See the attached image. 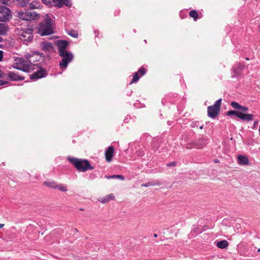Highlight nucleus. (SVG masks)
Returning a JSON list of instances; mask_svg holds the SVG:
<instances>
[{
  "label": "nucleus",
  "mask_w": 260,
  "mask_h": 260,
  "mask_svg": "<svg viewBox=\"0 0 260 260\" xmlns=\"http://www.w3.org/2000/svg\"><path fill=\"white\" fill-rule=\"evenodd\" d=\"M36 55H39L40 57H42L43 58V59H46L47 57H49V56L47 55V56L44 55L43 53H40L39 52V54H36Z\"/></svg>",
  "instance_id": "a19ab883"
},
{
  "label": "nucleus",
  "mask_w": 260,
  "mask_h": 260,
  "mask_svg": "<svg viewBox=\"0 0 260 260\" xmlns=\"http://www.w3.org/2000/svg\"><path fill=\"white\" fill-rule=\"evenodd\" d=\"M99 34H100V33H99V32H98V34L95 35V37H98V36H99Z\"/></svg>",
  "instance_id": "13d9d810"
},
{
  "label": "nucleus",
  "mask_w": 260,
  "mask_h": 260,
  "mask_svg": "<svg viewBox=\"0 0 260 260\" xmlns=\"http://www.w3.org/2000/svg\"><path fill=\"white\" fill-rule=\"evenodd\" d=\"M42 2L44 4L48 6H52V3H53V0H42Z\"/></svg>",
  "instance_id": "473e14b6"
},
{
  "label": "nucleus",
  "mask_w": 260,
  "mask_h": 260,
  "mask_svg": "<svg viewBox=\"0 0 260 260\" xmlns=\"http://www.w3.org/2000/svg\"><path fill=\"white\" fill-rule=\"evenodd\" d=\"M16 68H21L20 67H19L18 66H16L14 67V68L16 69Z\"/></svg>",
  "instance_id": "6e6d98bb"
},
{
  "label": "nucleus",
  "mask_w": 260,
  "mask_h": 260,
  "mask_svg": "<svg viewBox=\"0 0 260 260\" xmlns=\"http://www.w3.org/2000/svg\"><path fill=\"white\" fill-rule=\"evenodd\" d=\"M99 201L102 203H106L109 202V199L106 196L103 198H101Z\"/></svg>",
  "instance_id": "e433bc0d"
},
{
  "label": "nucleus",
  "mask_w": 260,
  "mask_h": 260,
  "mask_svg": "<svg viewBox=\"0 0 260 260\" xmlns=\"http://www.w3.org/2000/svg\"><path fill=\"white\" fill-rule=\"evenodd\" d=\"M67 160L80 172H85L88 170H93L94 167L91 166L89 161L85 159H80L69 156Z\"/></svg>",
  "instance_id": "f257e3e1"
},
{
  "label": "nucleus",
  "mask_w": 260,
  "mask_h": 260,
  "mask_svg": "<svg viewBox=\"0 0 260 260\" xmlns=\"http://www.w3.org/2000/svg\"><path fill=\"white\" fill-rule=\"evenodd\" d=\"M161 184L162 183L158 180H152L146 183L141 184V186L147 187L150 186H160Z\"/></svg>",
  "instance_id": "412c9836"
},
{
  "label": "nucleus",
  "mask_w": 260,
  "mask_h": 260,
  "mask_svg": "<svg viewBox=\"0 0 260 260\" xmlns=\"http://www.w3.org/2000/svg\"><path fill=\"white\" fill-rule=\"evenodd\" d=\"M9 83V82L8 81L0 80V86L8 84Z\"/></svg>",
  "instance_id": "79ce46f5"
},
{
  "label": "nucleus",
  "mask_w": 260,
  "mask_h": 260,
  "mask_svg": "<svg viewBox=\"0 0 260 260\" xmlns=\"http://www.w3.org/2000/svg\"><path fill=\"white\" fill-rule=\"evenodd\" d=\"M21 31L20 36L24 39V42L26 43L30 42L33 38V29L31 28H23L22 29Z\"/></svg>",
  "instance_id": "6e6552de"
},
{
  "label": "nucleus",
  "mask_w": 260,
  "mask_h": 260,
  "mask_svg": "<svg viewBox=\"0 0 260 260\" xmlns=\"http://www.w3.org/2000/svg\"><path fill=\"white\" fill-rule=\"evenodd\" d=\"M213 161L215 163H218L219 162V160L218 159H214Z\"/></svg>",
  "instance_id": "8fccbe9b"
},
{
  "label": "nucleus",
  "mask_w": 260,
  "mask_h": 260,
  "mask_svg": "<svg viewBox=\"0 0 260 260\" xmlns=\"http://www.w3.org/2000/svg\"><path fill=\"white\" fill-rule=\"evenodd\" d=\"M0 21L6 22L12 18L11 11L8 7L2 6L0 8Z\"/></svg>",
  "instance_id": "0eeeda50"
},
{
  "label": "nucleus",
  "mask_w": 260,
  "mask_h": 260,
  "mask_svg": "<svg viewBox=\"0 0 260 260\" xmlns=\"http://www.w3.org/2000/svg\"><path fill=\"white\" fill-rule=\"evenodd\" d=\"M17 3L19 7H25L29 2V0H17Z\"/></svg>",
  "instance_id": "bb28decb"
},
{
  "label": "nucleus",
  "mask_w": 260,
  "mask_h": 260,
  "mask_svg": "<svg viewBox=\"0 0 260 260\" xmlns=\"http://www.w3.org/2000/svg\"><path fill=\"white\" fill-rule=\"evenodd\" d=\"M198 229H199L198 228H194L193 231H194V232H195V233H199V231H198Z\"/></svg>",
  "instance_id": "09e8293b"
},
{
  "label": "nucleus",
  "mask_w": 260,
  "mask_h": 260,
  "mask_svg": "<svg viewBox=\"0 0 260 260\" xmlns=\"http://www.w3.org/2000/svg\"><path fill=\"white\" fill-rule=\"evenodd\" d=\"M222 99L217 100L213 105L207 108L208 116L213 119L215 118L219 114Z\"/></svg>",
  "instance_id": "7ed1b4c3"
},
{
  "label": "nucleus",
  "mask_w": 260,
  "mask_h": 260,
  "mask_svg": "<svg viewBox=\"0 0 260 260\" xmlns=\"http://www.w3.org/2000/svg\"><path fill=\"white\" fill-rule=\"evenodd\" d=\"M8 26L4 23H0V35H5L7 34Z\"/></svg>",
  "instance_id": "393cba45"
},
{
  "label": "nucleus",
  "mask_w": 260,
  "mask_h": 260,
  "mask_svg": "<svg viewBox=\"0 0 260 260\" xmlns=\"http://www.w3.org/2000/svg\"><path fill=\"white\" fill-rule=\"evenodd\" d=\"M245 66L243 64L238 63L233 68V72L236 76H239L241 74Z\"/></svg>",
  "instance_id": "dca6fc26"
},
{
  "label": "nucleus",
  "mask_w": 260,
  "mask_h": 260,
  "mask_svg": "<svg viewBox=\"0 0 260 260\" xmlns=\"http://www.w3.org/2000/svg\"><path fill=\"white\" fill-rule=\"evenodd\" d=\"M208 138L207 137H202L199 138L191 144H188L187 148H191L194 147L198 149H201L205 147L208 143Z\"/></svg>",
  "instance_id": "423d86ee"
},
{
  "label": "nucleus",
  "mask_w": 260,
  "mask_h": 260,
  "mask_svg": "<svg viewBox=\"0 0 260 260\" xmlns=\"http://www.w3.org/2000/svg\"><path fill=\"white\" fill-rule=\"evenodd\" d=\"M120 10H119V9L116 10L114 12V15H115V16H117L120 14Z\"/></svg>",
  "instance_id": "a18cd8bd"
},
{
  "label": "nucleus",
  "mask_w": 260,
  "mask_h": 260,
  "mask_svg": "<svg viewBox=\"0 0 260 260\" xmlns=\"http://www.w3.org/2000/svg\"><path fill=\"white\" fill-rule=\"evenodd\" d=\"M216 246L219 248L224 249L229 246V243L226 240H223L218 242L216 244Z\"/></svg>",
  "instance_id": "b1692460"
},
{
  "label": "nucleus",
  "mask_w": 260,
  "mask_h": 260,
  "mask_svg": "<svg viewBox=\"0 0 260 260\" xmlns=\"http://www.w3.org/2000/svg\"><path fill=\"white\" fill-rule=\"evenodd\" d=\"M69 63L70 62L62 58L61 61L59 62V66L61 68L66 69Z\"/></svg>",
  "instance_id": "7c9ffc66"
},
{
  "label": "nucleus",
  "mask_w": 260,
  "mask_h": 260,
  "mask_svg": "<svg viewBox=\"0 0 260 260\" xmlns=\"http://www.w3.org/2000/svg\"><path fill=\"white\" fill-rule=\"evenodd\" d=\"M4 226V224L0 223V229L2 228Z\"/></svg>",
  "instance_id": "603ef678"
},
{
  "label": "nucleus",
  "mask_w": 260,
  "mask_h": 260,
  "mask_svg": "<svg viewBox=\"0 0 260 260\" xmlns=\"http://www.w3.org/2000/svg\"><path fill=\"white\" fill-rule=\"evenodd\" d=\"M203 127H204V125H203V124H202V125H201V126H200V128L201 129H202L203 128Z\"/></svg>",
  "instance_id": "864d4df0"
},
{
  "label": "nucleus",
  "mask_w": 260,
  "mask_h": 260,
  "mask_svg": "<svg viewBox=\"0 0 260 260\" xmlns=\"http://www.w3.org/2000/svg\"><path fill=\"white\" fill-rule=\"evenodd\" d=\"M106 177L108 179H111V178H113V179H115V178H118V179H120L122 180H124V177L123 175H112V176H106Z\"/></svg>",
  "instance_id": "2f4dec72"
},
{
  "label": "nucleus",
  "mask_w": 260,
  "mask_h": 260,
  "mask_svg": "<svg viewBox=\"0 0 260 260\" xmlns=\"http://www.w3.org/2000/svg\"><path fill=\"white\" fill-rule=\"evenodd\" d=\"M107 198H108L109 201L110 200H113L114 199V196L113 194L111 193L109 195L106 196Z\"/></svg>",
  "instance_id": "ea45409f"
},
{
  "label": "nucleus",
  "mask_w": 260,
  "mask_h": 260,
  "mask_svg": "<svg viewBox=\"0 0 260 260\" xmlns=\"http://www.w3.org/2000/svg\"><path fill=\"white\" fill-rule=\"evenodd\" d=\"M18 61L19 63L23 66H32L27 60L22 57L19 58Z\"/></svg>",
  "instance_id": "cd10ccee"
},
{
  "label": "nucleus",
  "mask_w": 260,
  "mask_h": 260,
  "mask_svg": "<svg viewBox=\"0 0 260 260\" xmlns=\"http://www.w3.org/2000/svg\"><path fill=\"white\" fill-rule=\"evenodd\" d=\"M12 0H0L1 3L5 5H9V3H11Z\"/></svg>",
  "instance_id": "4c0bfd02"
},
{
  "label": "nucleus",
  "mask_w": 260,
  "mask_h": 260,
  "mask_svg": "<svg viewBox=\"0 0 260 260\" xmlns=\"http://www.w3.org/2000/svg\"><path fill=\"white\" fill-rule=\"evenodd\" d=\"M246 112L239 111L238 118L242 120L249 121L253 120V115L251 114L246 113Z\"/></svg>",
  "instance_id": "4468645a"
},
{
  "label": "nucleus",
  "mask_w": 260,
  "mask_h": 260,
  "mask_svg": "<svg viewBox=\"0 0 260 260\" xmlns=\"http://www.w3.org/2000/svg\"><path fill=\"white\" fill-rule=\"evenodd\" d=\"M258 123V121H255L254 123H253V125L254 126H256Z\"/></svg>",
  "instance_id": "3c124183"
},
{
  "label": "nucleus",
  "mask_w": 260,
  "mask_h": 260,
  "mask_svg": "<svg viewBox=\"0 0 260 260\" xmlns=\"http://www.w3.org/2000/svg\"><path fill=\"white\" fill-rule=\"evenodd\" d=\"M153 236H154V237H155V238H157V236H158V235H157V234H154Z\"/></svg>",
  "instance_id": "5fc2aeb1"
},
{
  "label": "nucleus",
  "mask_w": 260,
  "mask_h": 260,
  "mask_svg": "<svg viewBox=\"0 0 260 260\" xmlns=\"http://www.w3.org/2000/svg\"><path fill=\"white\" fill-rule=\"evenodd\" d=\"M239 111L235 110H230L226 112V114L228 116H235L238 118Z\"/></svg>",
  "instance_id": "c756f323"
},
{
  "label": "nucleus",
  "mask_w": 260,
  "mask_h": 260,
  "mask_svg": "<svg viewBox=\"0 0 260 260\" xmlns=\"http://www.w3.org/2000/svg\"><path fill=\"white\" fill-rule=\"evenodd\" d=\"M42 49L45 51H52L53 49V46L51 43L44 42L41 45Z\"/></svg>",
  "instance_id": "a211bd4d"
},
{
  "label": "nucleus",
  "mask_w": 260,
  "mask_h": 260,
  "mask_svg": "<svg viewBox=\"0 0 260 260\" xmlns=\"http://www.w3.org/2000/svg\"><path fill=\"white\" fill-rule=\"evenodd\" d=\"M3 51L2 50H0V61L2 60L3 58Z\"/></svg>",
  "instance_id": "49530a36"
},
{
  "label": "nucleus",
  "mask_w": 260,
  "mask_h": 260,
  "mask_svg": "<svg viewBox=\"0 0 260 260\" xmlns=\"http://www.w3.org/2000/svg\"><path fill=\"white\" fill-rule=\"evenodd\" d=\"M37 67V71L30 75V79L31 80H38L42 78L46 77L48 75V73L46 69L41 67L40 63L34 64L32 66L35 68Z\"/></svg>",
  "instance_id": "20e7f679"
},
{
  "label": "nucleus",
  "mask_w": 260,
  "mask_h": 260,
  "mask_svg": "<svg viewBox=\"0 0 260 260\" xmlns=\"http://www.w3.org/2000/svg\"><path fill=\"white\" fill-rule=\"evenodd\" d=\"M36 54H39V52L38 51H32L30 53H27L25 55V58L26 59V60L32 66L34 64L32 63V62H35V59H32V57L36 55Z\"/></svg>",
  "instance_id": "f3484780"
},
{
  "label": "nucleus",
  "mask_w": 260,
  "mask_h": 260,
  "mask_svg": "<svg viewBox=\"0 0 260 260\" xmlns=\"http://www.w3.org/2000/svg\"><path fill=\"white\" fill-rule=\"evenodd\" d=\"M8 77L11 81H22L25 78L13 72H9Z\"/></svg>",
  "instance_id": "2eb2a0df"
},
{
  "label": "nucleus",
  "mask_w": 260,
  "mask_h": 260,
  "mask_svg": "<svg viewBox=\"0 0 260 260\" xmlns=\"http://www.w3.org/2000/svg\"><path fill=\"white\" fill-rule=\"evenodd\" d=\"M53 4L57 8H61L64 5L70 8L72 5L71 0H53Z\"/></svg>",
  "instance_id": "9b49d317"
},
{
  "label": "nucleus",
  "mask_w": 260,
  "mask_h": 260,
  "mask_svg": "<svg viewBox=\"0 0 260 260\" xmlns=\"http://www.w3.org/2000/svg\"><path fill=\"white\" fill-rule=\"evenodd\" d=\"M177 166L176 161H173L170 163L166 164V166L168 167H174Z\"/></svg>",
  "instance_id": "f704fd0d"
},
{
  "label": "nucleus",
  "mask_w": 260,
  "mask_h": 260,
  "mask_svg": "<svg viewBox=\"0 0 260 260\" xmlns=\"http://www.w3.org/2000/svg\"><path fill=\"white\" fill-rule=\"evenodd\" d=\"M43 185L51 188L56 189L57 188L56 183L53 181H47L43 183Z\"/></svg>",
  "instance_id": "4be33fe9"
},
{
  "label": "nucleus",
  "mask_w": 260,
  "mask_h": 260,
  "mask_svg": "<svg viewBox=\"0 0 260 260\" xmlns=\"http://www.w3.org/2000/svg\"><path fill=\"white\" fill-rule=\"evenodd\" d=\"M114 154V148L113 146H110L105 150V158L108 162H111Z\"/></svg>",
  "instance_id": "f8f14e48"
},
{
  "label": "nucleus",
  "mask_w": 260,
  "mask_h": 260,
  "mask_svg": "<svg viewBox=\"0 0 260 260\" xmlns=\"http://www.w3.org/2000/svg\"><path fill=\"white\" fill-rule=\"evenodd\" d=\"M231 106L235 110H237V111H242V112H247L248 111V108L247 107L242 106L239 104L238 103L235 101H233L231 103Z\"/></svg>",
  "instance_id": "ddd939ff"
},
{
  "label": "nucleus",
  "mask_w": 260,
  "mask_h": 260,
  "mask_svg": "<svg viewBox=\"0 0 260 260\" xmlns=\"http://www.w3.org/2000/svg\"><path fill=\"white\" fill-rule=\"evenodd\" d=\"M207 229V226L205 225L203 227V229L202 230L199 231V233H200L202 232L203 231H205Z\"/></svg>",
  "instance_id": "de8ad7c7"
},
{
  "label": "nucleus",
  "mask_w": 260,
  "mask_h": 260,
  "mask_svg": "<svg viewBox=\"0 0 260 260\" xmlns=\"http://www.w3.org/2000/svg\"><path fill=\"white\" fill-rule=\"evenodd\" d=\"M247 60H248L249 59L248 57H246L245 58Z\"/></svg>",
  "instance_id": "bf43d9fd"
},
{
  "label": "nucleus",
  "mask_w": 260,
  "mask_h": 260,
  "mask_svg": "<svg viewBox=\"0 0 260 260\" xmlns=\"http://www.w3.org/2000/svg\"><path fill=\"white\" fill-rule=\"evenodd\" d=\"M2 47V45L0 44V48Z\"/></svg>",
  "instance_id": "680f3d73"
},
{
  "label": "nucleus",
  "mask_w": 260,
  "mask_h": 260,
  "mask_svg": "<svg viewBox=\"0 0 260 260\" xmlns=\"http://www.w3.org/2000/svg\"><path fill=\"white\" fill-rule=\"evenodd\" d=\"M75 231L78 232V230L77 229H75Z\"/></svg>",
  "instance_id": "052dcab7"
},
{
  "label": "nucleus",
  "mask_w": 260,
  "mask_h": 260,
  "mask_svg": "<svg viewBox=\"0 0 260 260\" xmlns=\"http://www.w3.org/2000/svg\"><path fill=\"white\" fill-rule=\"evenodd\" d=\"M55 44L58 48L59 55H63L64 51H68L66 50L67 46L69 44V42L66 40H58L56 41Z\"/></svg>",
  "instance_id": "1a4fd4ad"
},
{
  "label": "nucleus",
  "mask_w": 260,
  "mask_h": 260,
  "mask_svg": "<svg viewBox=\"0 0 260 260\" xmlns=\"http://www.w3.org/2000/svg\"><path fill=\"white\" fill-rule=\"evenodd\" d=\"M238 163L240 165H246L249 163V160L247 156L239 155L237 157Z\"/></svg>",
  "instance_id": "6ab92c4d"
},
{
  "label": "nucleus",
  "mask_w": 260,
  "mask_h": 260,
  "mask_svg": "<svg viewBox=\"0 0 260 260\" xmlns=\"http://www.w3.org/2000/svg\"><path fill=\"white\" fill-rule=\"evenodd\" d=\"M6 76V74L3 73L2 71L1 70H0V78H5Z\"/></svg>",
  "instance_id": "37998d69"
},
{
  "label": "nucleus",
  "mask_w": 260,
  "mask_h": 260,
  "mask_svg": "<svg viewBox=\"0 0 260 260\" xmlns=\"http://www.w3.org/2000/svg\"><path fill=\"white\" fill-rule=\"evenodd\" d=\"M80 210H83V209H80Z\"/></svg>",
  "instance_id": "e2e57ef3"
},
{
  "label": "nucleus",
  "mask_w": 260,
  "mask_h": 260,
  "mask_svg": "<svg viewBox=\"0 0 260 260\" xmlns=\"http://www.w3.org/2000/svg\"><path fill=\"white\" fill-rule=\"evenodd\" d=\"M2 5H0V8L2 7Z\"/></svg>",
  "instance_id": "0e129e2a"
},
{
  "label": "nucleus",
  "mask_w": 260,
  "mask_h": 260,
  "mask_svg": "<svg viewBox=\"0 0 260 260\" xmlns=\"http://www.w3.org/2000/svg\"><path fill=\"white\" fill-rule=\"evenodd\" d=\"M16 69L24 72L28 73L35 70L36 68H33L32 66H23L21 68H16Z\"/></svg>",
  "instance_id": "5701e85b"
},
{
  "label": "nucleus",
  "mask_w": 260,
  "mask_h": 260,
  "mask_svg": "<svg viewBox=\"0 0 260 260\" xmlns=\"http://www.w3.org/2000/svg\"><path fill=\"white\" fill-rule=\"evenodd\" d=\"M189 15L190 17H192L195 21H196L199 18V14L197 11L195 10H191L189 13Z\"/></svg>",
  "instance_id": "a878e982"
},
{
  "label": "nucleus",
  "mask_w": 260,
  "mask_h": 260,
  "mask_svg": "<svg viewBox=\"0 0 260 260\" xmlns=\"http://www.w3.org/2000/svg\"><path fill=\"white\" fill-rule=\"evenodd\" d=\"M137 154L139 156H142L144 155V152L142 150H139L137 151Z\"/></svg>",
  "instance_id": "c03bdc74"
},
{
  "label": "nucleus",
  "mask_w": 260,
  "mask_h": 260,
  "mask_svg": "<svg viewBox=\"0 0 260 260\" xmlns=\"http://www.w3.org/2000/svg\"><path fill=\"white\" fill-rule=\"evenodd\" d=\"M59 190L61 191H67V187H65V186H63V185H57V188Z\"/></svg>",
  "instance_id": "c9c22d12"
},
{
  "label": "nucleus",
  "mask_w": 260,
  "mask_h": 260,
  "mask_svg": "<svg viewBox=\"0 0 260 260\" xmlns=\"http://www.w3.org/2000/svg\"><path fill=\"white\" fill-rule=\"evenodd\" d=\"M3 40V38L1 37H0V42H2Z\"/></svg>",
  "instance_id": "4d7b16f0"
},
{
  "label": "nucleus",
  "mask_w": 260,
  "mask_h": 260,
  "mask_svg": "<svg viewBox=\"0 0 260 260\" xmlns=\"http://www.w3.org/2000/svg\"><path fill=\"white\" fill-rule=\"evenodd\" d=\"M36 3L35 2H33L32 3H31L29 5V7L30 8V9H36L38 8L37 6H35L34 5V3Z\"/></svg>",
  "instance_id": "58836bf2"
},
{
  "label": "nucleus",
  "mask_w": 260,
  "mask_h": 260,
  "mask_svg": "<svg viewBox=\"0 0 260 260\" xmlns=\"http://www.w3.org/2000/svg\"><path fill=\"white\" fill-rule=\"evenodd\" d=\"M146 72H147V70L145 68H144L143 67H141L139 69L138 72H135L133 76V79L131 81L129 84H132L134 83L137 82L141 76H143L146 74Z\"/></svg>",
  "instance_id": "9d476101"
},
{
  "label": "nucleus",
  "mask_w": 260,
  "mask_h": 260,
  "mask_svg": "<svg viewBox=\"0 0 260 260\" xmlns=\"http://www.w3.org/2000/svg\"><path fill=\"white\" fill-rule=\"evenodd\" d=\"M16 16L22 20L31 21L37 20L39 18V15L36 12H24L22 11L16 12Z\"/></svg>",
  "instance_id": "39448f33"
},
{
  "label": "nucleus",
  "mask_w": 260,
  "mask_h": 260,
  "mask_svg": "<svg viewBox=\"0 0 260 260\" xmlns=\"http://www.w3.org/2000/svg\"><path fill=\"white\" fill-rule=\"evenodd\" d=\"M52 22V19L47 16L43 22L39 23L38 32L41 36H45L53 34Z\"/></svg>",
  "instance_id": "f03ea898"
},
{
  "label": "nucleus",
  "mask_w": 260,
  "mask_h": 260,
  "mask_svg": "<svg viewBox=\"0 0 260 260\" xmlns=\"http://www.w3.org/2000/svg\"><path fill=\"white\" fill-rule=\"evenodd\" d=\"M60 56H61L63 59L69 62H71L74 58L73 54L69 51H64V52H63V55Z\"/></svg>",
  "instance_id": "aec40b11"
},
{
  "label": "nucleus",
  "mask_w": 260,
  "mask_h": 260,
  "mask_svg": "<svg viewBox=\"0 0 260 260\" xmlns=\"http://www.w3.org/2000/svg\"><path fill=\"white\" fill-rule=\"evenodd\" d=\"M68 34L71 37L77 38L78 36V31L76 30H74L73 29H70L68 31Z\"/></svg>",
  "instance_id": "c85d7f7f"
},
{
  "label": "nucleus",
  "mask_w": 260,
  "mask_h": 260,
  "mask_svg": "<svg viewBox=\"0 0 260 260\" xmlns=\"http://www.w3.org/2000/svg\"><path fill=\"white\" fill-rule=\"evenodd\" d=\"M199 124V122L196 121H192L191 122L190 124V126L192 128H194L195 127H198Z\"/></svg>",
  "instance_id": "72a5a7b5"
}]
</instances>
